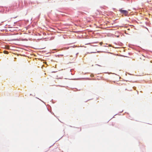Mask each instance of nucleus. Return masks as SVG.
I'll use <instances>...</instances> for the list:
<instances>
[{
  "label": "nucleus",
  "mask_w": 152,
  "mask_h": 152,
  "mask_svg": "<svg viewBox=\"0 0 152 152\" xmlns=\"http://www.w3.org/2000/svg\"><path fill=\"white\" fill-rule=\"evenodd\" d=\"M119 11L123 15H124L125 16L128 13V12L126 10H123L121 9L119 10Z\"/></svg>",
  "instance_id": "f257e3e1"
},
{
  "label": "nucleus",
  "mask_w": 152,
  "mask_h": 152,
  "mask_svg": "<svg viewBox=\"0 0 152 152\" xmlns=\"http://www.w3.org/2000/svg\"><path fill=\"white\" fill-rule=\"evenodd\" d=\"M102 42H100V44L101 45H102Z\"/></svg>",
  "instance_id": "f03ea898"
},
{
  "label": "nucleus",
  "mask_w": 152,
  "mask_h": 152,
  "mask_svg": "<svg viewBox=\"0 0 152 152\" xmlns=\"http://www.w3.org/2000/svg\"><path fill=\"white\" fill-rule=\"evenodd\" d=\"M133 89H134V90H135L136 89L134 87Z\"/></svg>",
  "instance_id": "7ed1b4c3"
}]
</instances>
